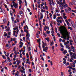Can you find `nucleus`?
I'll use <instances>...</instances> for the list:
<instances>
[{
	"label": "nucleus",
	"instance_id": "obj_19",
	"mask_svg": "<svg viewBox=\"0 0 76 76\" xmlns=\"http://www.w3.org/2000/svg\"><path fill=\"white\" fill-rule=\"evenodd\" d=\"M72 64H73V66H72V67H75V63L74 62H73L72 63Z\"/></svg>",
	"mask_w": 76,
	"mask_h": 76
},
{
	"label": "nucleus",
	"instance_id": "obj_7",
	"mask_svg": "<svg viewBox=\"0 0 76 76\" xmlns=\"http://www.w3.org/2000/svg\"><path fill=\"white\" fill-rule=\"evenodd\" d=\"M59 31L61 34H63V31H64V30L63 28L61 27L60 28Z\"/></svg>",
	"mask_w": 76,
	"mask_h": 76
},
{
	"label": "nucleus",
	"instance_id": "obj_36",
	"mask_svg": "<svg viewBox=\"0 0 76 76\" xmlns=\"http://www.w3.org/2000/svg\"><path fill=\"white\" fill-rule=\"evenodd\" d=\"M73 60H72V59L71 58L70 59V62H71V63H72V62H73Z\"/></svg>",
	"mask_w": 76,
	"mask_h": 76
},
{
	"label": "nucleus",
	"instance_id": "obj_59",
	"mask_svg": "<svg viewBox=\"0 0 76 76\" xmlns=\"http://www.w3.org/2000/svg\"><path fill=\"white\" fill-rule=\"evenodd\" d=\"M61 51H64V49H63V48H62L61 49Z\"/></svg>",
	"mask_w": 76,
	"mask_h": 76
},
{
	"label": "nucleus",
	"instance_id": "obj_6",
	"mask_svg": "<svg viewBox=\"0 0 76 76\" xmlns=\"http://www.w3.org/2000/svg\"><path fill=\"white\" fill-rule=\"evenodd\" d=\"M68 6L67 4H66V3L63 4V7L64 8H66V7H67Z\"/></svg>",
	"mask_w": 76,
	"mask_h": 76
},
{
	"label": "nucleus",
	"instance_id": "obj_32",
	"mask_svg": "<svg viewBox=\"0 0 76 76\" xmlns=\"http://www.w3.org/2000/svg\"><path fill=\"white\" fill-rule=\"evenodd\" d=\"M26 56L27 58H29V57L28 53H26Z\"/></svg>",
	"mask_w": 76,
	"mask_h": 76
},
{
	"label": "nucleus",
	"instance_id": "obj_62",
	"mask_svg": "<svg viewBox=\"0 0 76 76\" xmlns=\"http://www.w3.org/2000/svg\"><path fill=\"white\" fill-rule=\"evenodd\" d=\"M61 41H62V39H61V38H60L59 39V42H61Z\"/></svg>",
	"mask_w": 76,
	"mask_h": 76
},
{
	"label": "nucleus",
	"instance_id": "obj_40",
	"mask_svg": "<svg viewBox=\"0 0 76 76\" xmlns=\"http://www.w3.org/2000/svg\"><path fill=\"white\" fill-rule=\"evenodd\" d=\"M74 2H73V4H75V5H76V1H74Z\"/></svg>",
	"mask_w": 76,
	"mask_h": 76
},
{
	"label": "nucleus",
	"instance_id": "obj_29",
	"mask_svg": "<svg viewBox=\"0 0 76 76\" xmlns=\"http://www.w3.org/2000/svg\"><path fill=\"white\" fill-rule=\"evenodd\" d=\"M49 15H50V17L51 18H52V14H51V13H49Z\"/></svg>",
	"mask_w": 76,
	"mask_h": 76
},
{
	"label": "nucleus",
	"instance_id": "obj_5",
	"mask_svg": "<svg viewBox=\"0 0 76 76\" xmlns=\"http://www.w3.org/2000/svg\"><path fill=\"white\" fill-rule=\"evenodd\" d=\"M71 22L73 27L74 28H76V26H75L74 22L73 21H71Z\"/></svg>",
	"mask_w": 76,
	"mask_h": 76
},
{
	"label": "nucleus",
	"instance_id": "obj_22",
	"mask_svg": "<svg viewBox=\"0 0 76 76\" xmlns=\"http://www.w3.org/2000/svg\"><path fill=\"white\" fill-rule=\"evenodd\" d=\"M39 47L40 48V50H41V43L39 42Z\"/></svg>",
	"mask_w": 76,
	"mask_h": 76
},
{
	"label": "nucleus",
	"instance_id": "obj_34",
	"mask_svg": "<svg viewBox=\"0 0 76 76\" xmlns=\"http://www.w3.org/2000/svg\"><path fill=\"white\" fill-rule=\"evenodd\" d=\"M21 68L22 70H23V71H25V68H24V67H23V66H22Z\"/></svg>",
	"mask_w": 76,
	"mask_h": 76
},
{
	"label": "nucleus",
	"instance_id": "obj_18",
	"mask_svg": "<svg viewBox=\"0 0 76 76\" xmlns=\"http://www.w3.org/2000/svg\"><path fill=\"white\" fill-rule=\"evenodd\" d=\"M1 56L2 57L3 59H6V56L4 55H1Z\"/></svg>",
	"mask_w": 76,
	"mask_h": 76
},
{
	"label": "nucleus",
	"instance_id": "obj_12",
	"mask_svg": "<svg viewBox=\"0 0 76 76\" xmlns=\"http://www.w3.org/2000/svg\"><path fill=\"white\" fill-rule=\"evenodd\" d=\"M45 39L46 40V41H47L48 42H50V40L49 39V38L48 37L46 38H45Z\"/></svg>",
	"mask_w": 76,
	"mask_h": 76
},
{
	"label": "nucleus",
	"instance_id": "obj_43",
	"mask_svg": "<svg viewBox=\"0 0 76 76\" xmlns=\"http://www.w3.org/2000/svg\"><path fill=\"white\" fill-rule=\"evenodd\" d=\"M70 48L71 49H72V50L75 49V48H74V47H73V46H72L71 47H70Z\"/></svg>",
	"mask_w": 76,
	"mask_h": 76
},
{
	"label": "nucleus",
	"instance_id": "obj_17",
	"mask_svg": "<svg viewBox=\"0 0 76 76\" xmlns=\"http://www.w3.org/2000/svg\"><path fill=\"white\" fill-rule=\"evenodd\" d=\"M64 28L65 32H67V29H66V28L64 27Z\"/></svg>",
	"mask_w": 76,
	"mask_h": 76
},
{
	"label": "nucleus",
	"instance_id": "obj_4",
	"mask_svg": "<svg viewBox=\"0 0 76 76\" xmlns=\"http://www.w3.org/2000/svg\"><path fill=\"white\" fill-rule=\"evenodd\" d=\"M12 4H13V6L15 8H17V7H18V5L15 3V1H12Z\"/></svg>",
	"mask_w": 76,
	"mask_h": 76
},
{
	"label": "nucleus",
	"instance_id": "obj_64",
	"mask_svg": "<svg viewBox=\"0 0 76 76\" xmlns=\"http://www.w3.org/2000/svg\"><path fill=\"white\" fill-rule=\"evenodd\" d=\"M48 47H46L45 48V49H46V50H48Z\"/></svg>",
	"mask_w": 76,
	"mask_h": 76
},
{
	"label": "nucleus",
	"instance_id": "obj_45",
	"mask_svg": "<svg viewBox=\"0 0 76 76\" xmlns=\"http://www.w3.org/2000/svg\"><path fill=\"white\" fill-rule=\"evenodd\" d=\"M23 13V11H20V14H22Z\"/></svg>",
	"mask_w": 76,
	"mask_h": 76
},
{
	"label": "nucleus",
	"instance_id": "obj_47",
	"mask_svg": "<svg viewBox=\"0 0 76 76\" xmlns=\"http://www.w3.org/2000/svg\"><path fill=\"white\" fill-rule=\"evenodd\" d=\"M10 24V22H9V21H8V23L7 24V26H9V24Z\"/></svg>",
	"mask_w": 76,
	"mask_h": 76
},
{
	"label": "nucleus",
	"instance_id": "obj_26",
	"mask_svg": "<svg viewBox=\"0 0 76 76\" xmlns=\"http://www.w3.org/2000/svg\"><path fill=\"white\" fill-rule=\"evenodd\" d=\"M47 50H46L45 48L43 49V51H45L46 53H47Z\"/></svg>",
	"mask_w": 76,
	"mask_h": 76
},
{
	"label": "nucleus",
	"instance_id": "obj_2",
	"mask_svg": "<svg viewBox=\"0 0 76 76\" xmlns=\"http://www.w3.org/2000/svg\"><path fill=\"white\" fill-rule=\"evenodd\" d=\"M69 56L72 60H74V59H76V55L75 53H70Z\"/></svg>",
	"mask_w": 76,
	"mask_h": 76
},
{
	"label": "nucleus",
	"instance_id": "obj_37",
	"mask_svg": "<svg viewBox=\"0 0 76 76\" xmlns=\"http://www.w3.org/2000/svg\"><path fill=\"white\" fill-rule=\"evenodd\" d=\"M20 44H21V45H23V43L22 42L20 41V42L19 43Z\"/></svg>",
	"mask_w": 76,
	"mask_h": 76
},
{
	"label": "nucleus",
	"instance_id": "obj_57",
	"mask_svg": "<svg viewBox=\"0 0 76 76\" xmlns=\"http://www.w3.org/2000/svg\"><path fill=\"white\" fill-rule=\"evenodd\" d=\"M38 7L39 8H41V5H40V4L38 5Z\"/></svg>",
	"mask_w": 76,
	"mask_h": 76
},
{
	"label": "nucleus",
	"instance_id": "obj_16",
	"mask_svg": "<svg viewBox=\"0 0 76 76\" xmlns=\"http://www.w3.org/2000/svg\"><path fill=\"white\" fill-rule=\"evenodd\" d=\"M72 51V49H69V50L68 51V52L69 53V54H70V53H73V52H71V51Z\"/></svg>",
	"mask_w": 76,
	"mask_h": 76
},
{
	"label": "nucleus",
	"instance_id": "obj_38",
	"mask_svg": "<svg viewBox=\"0 0 76 76\" xmlns=\"http://www.w3.org/2000/svg\"><path fill=\"white\" fill-rule=\"evenodd\" d=\"M28 51H31V47H29L28 48Z\"/></svg>",
	"mask_w": 76,
	"mask_h": 76
},
{
	"label": "nucleus",
	"instance_id": "obj_27",
	"mask_svg": "<svg viewBox=\"0 0 76 76\" xmlns=\"http://www.w3.org/2000/svg\"><path fill=\"white\" fill-rule=\"evenodd\" d=\"M47 34H50V31L47 30Z\"/></svg>",
	"mask_w": 76,
	"mask_h": 76
},
{
	"label": "nucleus",
	"instance_id": "obj_52",
	"mask_svg": "<svg viewBox=\"0 0 76 76\" xmlns=\"http://www.w3.org/2000/svg\"><path fill=\"white\" fill-rule=\"evenodd\" d=\"M57 35L59 37H60V34L59 33H57Z\"/></svg>",
	"mask_w": 76,
	"mask_h": 76
},
{
	"label": "nucleus",
	"instance_id": "obj_31",
	"mask_svg": "<svg viewBox=\"0 0 76 76\" xmlns=\"http://www.w3.org/2000/svg\"><path fill=\"white\" fill-rule=\"evenodd\" d=\"M61 47L62 48H64V46H63L62 44H61Z\"/></svg>",
	"mask_w": 76,
	"mask_h": 76
},
{
	"label": "nucleus",
	"instance_id": "obj_8",
	"mask_svg": "<svg viewBox=\"0 0 76 76\" xmlns=\"http://www.w3.org/2000/svg\"><path fill=\"white\" fill-rule=\"evenodd\" d=\"M63 1V2H61L60 3H59V5L60 6H61V5H62V7H63V4H64L66 3V2H65V0H62Z\"/></svg>",
	"mask_w": 76,
	"mask_h": 76
},
{
	"label": "nucleus",
	"instance_id": "obj_55",
	"mask_svg": "<svg viewBox=\"0 0 76 76\" xmlns=\"http://www.w3.org/2000/svg\"><path fill=\"white\" fill-rule=\"evenodd\" d=\"M56 2H57L58 4H60V2H59V1H56Z\"/></svg>",
	"mask_w": 76,
	"mask_h": 76
},
{
	"label": "nucleus",
	"instance_id": "obj_60",
	"mask_svg": "<svg viewBox=\"0 0 76 76\" xmlns=\"http://www.w3.org/2000/svg\"><path fill=\"white\" fill-rule=\"evenodd\" d=\"M68 68H69V69H72V67H71L70 66H68Z\"/></svg>",
	"mask_w": 76,
	"mask_h": 76
},
{
	"label": "nucleus",
	"instance_id": "obj_63",
	"mask_svg": "<svg viewBox=\"0 0 76 76\" xmlns=\"http://www.w3.org/2000/svg\"><path fill=\"white\" fill-rule=\"evenodd\" d=\"M66 23L68 26H69L70 25V24L69 23V22L67 23Z\"/></svg>",
	"mask_w": 76,
	"mask_h": 76
},
{
	"label": "nucleus",
	"instance_id": "obj_28",
	"mask_svg": "<svg viewBox=\"0 0 76 76\" xmlns=\"http://www.w3.org/2000/svg\"><path fill=\"white\" fill-rule=\"evenodd\" d=\"M11 19H12V22H13L14 21V18H13V17H12Z\"/></svg>",
	"mask_w": 76,
	"mask_h": 76
},
{
	"label": "nucleus",
	"instance_id": "obj_15",
	"mask_svg": "<svg viewBox=\"0 0 76 76\" xmlns=\"http://www.w3.org/2000/svg\"><path fill=\"white\" fill-rule=\"evenodd\" d=\"M17 62H18L17 63V65H19V63H20V61H17Z\"/></svg>",
	"mask_w": 76,
	"mask_h": 76
},
{
	"label": "nucleus",
	"instance_id": "obj_44",
	"mask_svg": "<svg viewBox=\"0 0 76 76\" xmlns=\"http://www.w3.org/2000/svg\"><path fill=\"white\" fill-rule=\"evenodd\" d=\"M3 21L4 23H6V20L5 19H4L3 20Z\"/></svg>",
	"mask_w": 76,
	"mask_h": 76
},
{
	"label": "nucleus",
	"instance_id": "obj_39",
	"mask_svg": "<svg viewBox=\"0 0 76 76\" xmlns=\"http://www.w3.org/2000/svg\"><path fill=\"white\" fill-rule=\"evenodd\" d=\"M22 54L21 53H20V58H22Z\"/></svg>",
	"mask_w": 76,
	"mask_h": 76
},
{
	"label": "nucleus",
	"instance_id": "obj_54",
	"mask_svg": "<svg viewBox=\"0 0 76 76\" xmlns=\"http://www.w3.org/2000/svg\"><path fill=\"white\" fill-rule=\"evenodd\" d=\"M60 7H61V10H63V7H62V6H60Z\"/></svg>",
	"mask_w": 76,
	"mask_h": 76
},
{
	"label": "nucleus",
	"instance_id": "obj_11",
	"mask_svg": "<svg viewBox=\"0 0 76 76\" xmlns=\"http://www.w3.org/2000/svg\"><path fill=\"white\" fill-rule=\"evenodd\" d=\"M67 53V50H65L63 52V53L65 55V54H66Z\"/></svg>",
	"mask_w": 76,
	"mask_h": 76
},
{
	"label": "nucleus",
	"instance_id": "obj_49",
	"mask_svg": "<svg viewBox=\"0 0 76 76\" xmlns=\"http://www.w3.org/2000/svg\"><path fill=\"white\" fill-rule=\"evenodd\" d=\"M65 65L66 66H69V62L67 63Z\"/></svg>",
	"mask_w": 76,
	"mask_h": 76
},
{
	"label": "nucleus",
	"instance_id": "obj_21",
	"mask_svg": "<svg viewBox=\"0 0 76 76\" xmlns=\"http://www.w3.org/2000/svg\"><path fill=\"white\" fill-rule=\"evenodd\" d=\"M69 5L70 6H71V7H72L73 5V4L72 3L70 2L69 3Z\"/></svg>",
	"mask_w": 76,
	"mask_h": 76
},
{
	"label": "nucleus",
	"instance_id": "obj_42",
	"mask_svg": "<svg viewBox=\"0 0 76 76\" xmlns=\"http://www.w3.org/2000/svg\"><path fill=\"white\" fill-rule=\"evenodd\" d=\"M2 12L4 14H6V12L4 10H3Z\"/></svg>",
	"mask_w": 76,
	"mask_h": 76
},
{
	"label": "nucleus",
	"instance_id": "obj_35",
	"mask_svg": "<svg viewBox=\"0 0 76 76\" xmlns=\"http://www.w3.org/2000/svg\"><path fill=\"white\" fill-rule=\"evenodd\" d=\"M72 51L73 53H75V52H76V51H75V49L74 48V49H72Z\"/></svg>",
	"mask_w": 76,
	"mask_h": 76
},
{
	"label": "nucleus",
	"instance_id": "obj_56",
	"mask_svg": "<svg viewBox=\"0 0 76 76\" xmlns=\"http://www.w3.org/2000/svg\"><path fill=\"white\" fill-rule=\"evenodd\" d=\"M64 45H68L66 42H64Z\"/></svg>",
	"mask_w": 76,
	"mask_h": 76
},
{
	"label": "nucleus",
	"instance_id": "obj_50",
	"mask_svg": "<svg viewBox=\"0 0 76 76\" xmlns=\"http://www.w3.org/2000/svg\"><path fill=\"white\" fill-rule=\"evenodd\" d=\"M63 63H64V64H66V61H63Z\"/></svg>",
	"mask_w": 76,
	"mask_h": 76
},
{
	"label": "nucleus",
	"instance_id": "obj_58",
	"mask_svg": "<svg viewBox=\"0 0 76 76\" xmlns=\"http://www.w3.org/2000/svg\"><path fill=\"white\" fill-rule=\"evenodd\" d=\"M6 31H7L8 32H9V31H10V29H9L8 28H7Z\"/></svg>",
	"mask_w": 76,
	"mask_h": 76
},
{
	"label": "nucleus",
	"instance_id": "obj_14",
	"mask_svg": "<svg viewBox=\"0 0 76 76\" xmlns=\"http://www.w3.org/2000/svg\"><path fill=\"white\" fill-rule=\"evenodd\" d=\"M53 18L54 19H56V15L55 14L53 15Z\"/></svg>",
	"mask_w": 76,
	"mask_h": 76
},
{
	"label": "nucleus",
	"instance_id": "obj_51",
	"mask_svg": "<svg viewBox=\"0 0 76 76\" xmlns=\"http://www.w3.org/2000/svg\"><path fill=\"white\" fill-rule=\"evenodd\" d=\"M56 13H59V11H58V10H56Z\"/></svg>",
	"mask_w": 76,
	"mask_h": 76
},
{
	"label": "nucleus",
	"instance_id": "obj_53",
	"mask_svg": "<svg viewBox=\"0 0 76 76\" xmlns=\"http://www.w3.org/2000/svg\"><path fill=\"white\" fill-rule=\"evenodd\" d=\"M13 51H16V48L15 47H14V48Z\"/></svg>",
	"mask_w": 76,
	"mask_h": 76
},
{
	"label": "nucleus",
	"instance_id": "obj_25",
	"mask_svg": "<svg viewBox=\"0 0 76 76\" xmlns=\"http://www.w3.org/2000/svg\"><path fill=\"white\" fill-rule=\"evenodd\" d=\"M41 12L42 13H44V12H45V10H43V9H42L41 10Z\"/></svg>",
	"mask_w": 76,
	"mask_h": 76
},
{
	"label": "nucleus",
	"instance_id": "obj_1",
	"mask_svg": "<svg viewBox=\"0 0 76 76\" xmlns=\"http://www.w3.org/2000/svg\"><path fill=\"white\" fill-rule=\"evenodd\" d=\"M40 18H39V17L38 19L39 20V25L40 26V27L41 28H42V25H41V22L40 20H42V19H43V14H42V12H40Z\"/></svg>",
	"mask_w": 76,
	"mask_h": 76
},
{
	"label": "nucleus",
	"instance_id": "obj_41",
	"mask_svg": "<svg viewBox=\"0 0 76 76\" xmlns=\"http://www.w3.org/2000/svg\"><path fill=\"white\" fill-rule=\"evenodd\" d=\"M23 46V45H19V48H22V47Z\"/></svg>",
	"mask_w": 76,
	"mask_h": 76
},
{
	"label": "nucleus",
	"instance_id": "obj_33",
	"mask_svg": "<svg viewBox=\"0 0 76 76\" xmlns=\"http://www.w3.org/2000/svg\"><path fill=\"white\" fill-rule=\"evenodd\" d=\"M36 36H37V38H39V35H38V34H36Z\"/></svg>",
	"mask_w": 76,
	"mask_h": 76
},
{
	"label": "nucleus",
	"instance_id": "obj_30",
	"mask_svg": "<svg viewBox=\"0 0 76 76\" xmlns=\"http://www.w3.org/2000/svg\"><path fill=\"white\" fill-rule=\"evenodd\" d=\"M44 5V2H43L42 4H40V6L41 7H42V6H43V5Z\"/></svg>",
	"mask_w": 76,
	"mask_h": 76
},
{
	"label": "nucleus",
	"instance_id": "obj_20",
	"mask_svg": "<svg viewBox=\"0 0 76 76\" xmlns=\"http://www.w3.org/2000/svg\"><path fill=\"white\" fill-rule=\"evenodd\" d=\"M55 14L56 15H57V16H60V14H58V13H57L56 14V13H55Z\"/></svg>",
	"mask_w": 76,
	"mask_h": 76
},
{
	"label": "nucleus",
	"instance_id": "obj_46",
	"mask_svg": "<svg viewBox=\"0 0 76 76\" xmlns=\"http://www.w3.org/2000/svg\"><path fill=\"white\" fill-rule=\"evenodd\" d=\"M45 9H46L47 10H48V7H47V6H45Z\"/></svg>",
	"mask_w": 76,
	"mask_h": 76
},
{
	"label": "nucleus",
	"instance_id": "obj_10",
	"mask_svg": "<svg viewBox=\"0 0 76 76\" xmlns=\"http://www.w3.org/2000/svg\"><path fill=\"white\" fill-rule=\"evenodd\" d=\"M64 22V20H59V23H62V22Z\"/></svg>",
	"mask_w": 76,
	"mask_h": 76
},
{
	"label": "nucleus",
	"instance_id": "obj_13",
	"mask_svg": "<svg viewBox=\"0 0 76 76\" xmlns=\"http://www.w3.org/2000/svg\"><path fill=\"white\" fill-rule=\"evenodd\" d=\"M66 48H68V50H69L70 49V47L68 46L67 45H66Z\"/></svg>",
	"mask_w": 76,
	"mask_h": 76
},
{
	"label": "nucleus",
	"instance_id": "obj_23",
	"mask_svg": "<svg viewBox=\"0 0 76 76\" xmlns=\"http://www.w3.org/2000/svg\"><path fill=\"white\" fill-rule=\"evenodd\" d=\"M18 1L20 4H21V3H22V1L21 0H18Z\"/></svg>",
	"mask_w": 76,
	"mask_h": 76
},
{
	"label": "nucleus",
	"instance_id": "obj_48",
	"mask_svg": "<svg viewBox=\"0 0 76 76\" xmlns=\"http://www.w3.org/2000/svg\"><path fill=\"white\" fill-rule=\"evenodd\" d=\"M43 35H44V36H45V35H46V34L45 33V32H43Z\"/></svg>",
	"mask_w": 76,
	"mask_h": 76
},
{
	"label": "nucleus",
	"instance_id": "obj_9",
	"mask_svg": "<svg viewBox=\"0 0 76 76\" xmlns=\"http://www.w3.org/2000/svg\"><path fill=\"white\" fill-rule=\"evenodd\" d=\"M4 36L5 37H6L7 36V34L6 32H4Z\"/></svg>",
	"mask_w": 76,
	"mask_h": 76
},
{
	"label": "nucleus",
	"instance_id": "obj_61",
	"mask_svg": "<svg viewBox=\"0 0 76 76\" xmlns=\"http://www.w3.org/2000/svg\"><path fill=\"white\" fill-rule=\"evenodd\" d=\"M22 51H23V50H22V49H21V50H19V52L20 53H22Z\"/></svg>",
	"mask_w": 76,
	"mask_h": 76
},
{
	"label": "nucleus",
	"instance_id": "obj_24",
	"mask_svg": "<svg viewBox=\"0 0 76 76\" xmlns=\"http://www.w3.org/2000/svg\"><path fill=\"white\" fill-rule=\"evenodd\" d=\"M8 34L9 35H12V34H11V32H8Z\"/></svg>",
	"mask_w": 76,
	"mask_h": 76
},
{
	"label": "nucleus",
	"instance_id": "obj_3",
	"mask_svg": "<svg viewBox=\"0 0 76 76\" xmlns=\"http://www.w3.org/2000/svg\"><path fill=\"white\" fill-rule=\"evenodd\" d=\"M24 32H26V39L27 40L30 41L29 40V37H30V34H29V33L28 32V30L24 29Z\"/></svg>",
	"mask_w": 76,
	"mask_h": 76
}]
</instances>
